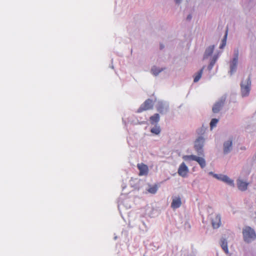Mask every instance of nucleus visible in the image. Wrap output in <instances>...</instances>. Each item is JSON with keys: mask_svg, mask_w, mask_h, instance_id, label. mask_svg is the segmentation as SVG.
Returning a JSON list of instances; mask_svg holds the SVG:
<instances>
[{"mask_svg": "<svg viewBox=\"0 0 256 256\" xmlns=\"http://www.w3.org/2000/svg\"><path fill=\"white\" fill-rule=\"evenodd\" d=\"M242 234L244 241L247 242H250L256 238L254 230L250 226H246L244 228Z\"/></svg>", "mask_w": 256, "mask_h": 256, "instance_id": "obj_1", "label": "nucleus"}, {"mask_svg": "<svg viewBox=\"0 0 256 256\" xmlns=\"http://www.w3.org/2000/svg\"><path fill=\"white\" fill-rule=\"evenodd\" d=\"M182 158L187 162L194 160L202 168H204L206 166L205 160L202 157L197 156L195 155H186L182 156Z\"/></svg>", "mask_w": 256, "mask_h": 256, "instance_id": "obj_2", "label": "nucleus"}, {"mask_svg": "<svg viewBox=\"0 0 256 256\" xmlns=\"http://www.w3.org/2000/svg\"><path fill=\"white\" fill-rule=\"evenodd\" d=\"M251 82L250 78H248L245 82H242L241 86V92L242 96H246L249 94L250 90Z\"/></svg>", "mask_w": 256, "mask_h": 256, "instance_id": "obj_3", "label": "nucleus"}, {"mask_svg": "<svg viewBox=\"0 0 256 256\" xmlns=\"http://www.w3.org/2000/svg\"><path fill=\"white\" fill-rule=\"evenodd\" d=\"M204 139L202 136L198 137L194 142V148L198 154L204 156L202 147L204 146Z\"/></svg>", "mask_w": 256, "mask_h": 256, "instance_id": "obj_4", "label": "nucleus"}, {"mask_svg": "<svg viewBox=\"0 0 256 256\" xmlns=\"http://www.w3.org/2000/svg\"><path fill=\"white\" fill-rule=\"evenodd\" d=\"M226 98L225 96L222 97L217 102L215 103L212 107V112L214 113H218L224 106L226 102Z\"/></svg>", "mask_w": 256, "mask_h": 256, "instance_id": "obj_5", "label": "nucleus"}, {"mask_svg": "<svg viewBox=\"0 0 256 256\" xmlns=\"http://www.w3.org/2000/svg\"><path fill=\"white\" fill-rule=\"evenodd\" d=\"M152 107V100L150 99H148L140 106L138 111L139 112H141L144 110H150Z\"/></svg>", "mask_w": 256, "mask_h": 256, "instance_id": "obj_6", "label": "nucleus"}, {"mask_svg": "<svg viewBox=\"0 0 256 256\" xmlns=\"http://www.w3.org/2000/svg\"><path fill=\"white\" fill-rule=\"evenodd\" d=\"M189 172L188 167L186 166L184 162H182L178 169V173L179 176L182 178H186L188 176V174Z\"/></svg>", "mask_w": 256, "mask_h": 256, "instance_id": "obj_7", "label": "nucleus"}, {"mask_svg": "<svg viewBox=\"0 0 256 256\" xmlns=\"http://www.w3.org/2000/svg\"><path fill=\"white\" fill-rule=\"evenodd\" d=\"M214 176L230 186H234V181L226 175L214 174Z\"/></svg>", "mask_w": 256, "mask_h": 256, "instance_id": "obj_8", "label": "nucleus"}, {"mask_svg": "<svg viewBox=\"0 0 256 256\" xmlns=\"http://www.w3.org/2000/svg\"><path fill=\"white\" fill-rule=\"evenodd\" d=\"M137 168L140 171L138 174L140 176L148 175V168L147 165L144 163H140L137 164Z\"/></svg>", "mask_w": 256, "mask_h": 256, "instance_id": "obj_9", "label": "nucleus"}, {"mask_svg": "<svg viewBox=\"0 0 256 256\" xmlns=\"http://www.w3.org/2000/svg\"><path fill=\"white\" fill-rule=\"evenodd\" d=\"M212 224L214 228H218L221 224L220 216L219 214H216L212 218Z\"/></svg>", "mask_w": 256, "mask_h": 256, "instance_id": "obj_10", "label": "nucleus"}, {"mask_svg": "<svg viewBox=\"0 0 256 256\" xmlns=\"http://www.w3.org/2000/svg\"><path fill=\"white\" fill-rule=\"evenodd\" d=\"M182 205L181 198L178 197H174L172 199V201L171 203V207L173 209H176L180 208Z\"/></svg>", "mask_w": 256, "mask_h": 256, "instance_id": "obj_11", "label": "nucleus"}, {"mask_svg": "<svg viewBox=\"0 0 256 256\" xmlns=\"http://www.w3.org/2000/svg\"><path fill=\"white\" fill-rule=\"evenodd\" d=\"M232 147V140H229L225 142L224 144V154L229 152Z\"/></svg>", "mask_w": 256, "mask_h": 256, "instance_id": "obj_12", "label": "nucleus"}, {"mask_svg": "<svg viewBox=\"0 0 256 256\" xmlns=\"http://www.w3.org/2000/svg\"><path fill=\"white\" fill-rule=\"evenodd\" d=\"M238 54L236 56L233 58L230 65V73L232 74L233 72H234L236 68V66L238 64Z\"/></svg>", "mask_w": 256, "mask_h": 256, "instance_id": "obj_13", "label": "nucleus"}, {"mask_svg": "<svg viewBox=\"0 0 256 256\" xmlns=\"http://www.w3.org/2000/svg\"><path fill=\"white\" fill-rule=\"evenodd\" d=\"M248 183L243 182L241 180L238 181V186L239 190H245L247 189Z\"/></svg>", "mask_w": 256, "mask_h": 256, "instance_id": "obj_14", "label": "nucleus"}, {"mask_svg": "<svg viewBox=\"0 0 256 256\" xmlns=\"http://www.w3.org/2000/svg\"><path fill=\"white\" fill-rule=\"evenodd\" d=\"M150 124H154L158 123L160 120V116L158 114H155L150 118Z\"/></svg>", "mask_w": 256, "mask_h": 256, "instance_id": "obj_15", "label": "nucleus"}, {"mask_svg": "<svg viewBox=\"0 0 256 256\" xmlns=\"http://www.w3.org/2000/svg\"><path fill=\"white\" fill-rule=\"evenodd\" d=\"M214 50V46H211L208 48L205 51L204 58H207L208 56H210L212 54Z\"/></svg>", "mask_w": 256, "mask_h": 256, "instance_id": "obj_16", "label": "nucleus"}, {"mask_svg": "<svg viewBox=\"0 0 256 256\" xmlns=\"http://www.w3.org/2000/svg\"><path fill=\"white\" fill-rule=\"evenodd\" d=\"M204 68V66H203L201 68V70H200L199 72L197 74H196V76H194V82H198L200 80L203 73V70Z\"/></svg>", "mask_w": 256, "mask_h": 256, "instance_id": "obj_17", "label": "nucleus"}, {"mask_svg": "<svg viewBox=\"0 0 256 256\" xmlns=\"http://www.w3.org/2000/svg\"><path fill=\"white\" fill-rule=\"evenodd\" d=\"M220 246L226 254H228V244L227 242L225 239L221 240V244Z\"/></svg>", "mask_w": 256, "mask_h": 256, "instance_id": "obj_18", "label": "nucleus"}, {"mask_svg": "<svg viewBox=\"0 0 256 256\" xmlns=\"http://www.w3.org/2000/svg\"><path fill=\"white\" fill-rule=\"evenodd\" d=\"M160 131L161 130L160 126H158L157 125L155 126L150 130L151 132L156 135L158 134L160 132Z\"/></svg>", "mask_w": 256, "mask_h": 256, "instance_id": "obj_19", "label": "nucleus"}, {"mask_svg": "<svg viewBox=\"0 0 256 256\" xmlns=\"http://www.w3.org/2000/svg\"><path fill=\"white\" fill-rule=\"evenodd\" d=\"M163 70L162 68H160L156 66H153L152 68V72L153 74L155 76H157L158 74L159 73H160L162 70Z\"/></svg>", "mask_w": 256, "mask_h": 256, "instance_id": "obj_20", "label": "nucleus"}, {"mask_svg": "<svg viewBox=\"0 0 256 256\" xmlns=\"http://www.w3.org/2000/svg\"><path fill=\"white\" fill-rule=\"evenodd\" d=\"M228 29L226 30V34L224 35V36L222 40V44L220 46V48H224L225 46L226 45V38H227V35H228Z\"/></svg>", "mask_w": 256, "mask_h": 256, "instance_id": "obj_21", "label": "nucleus"}, {"mask_svg": "<svg viewBox=\"0 0 256 256\" xmlns=\"http://www.w3.org/2000/svg\"><path fill=\"white\" fill-rule=\"evenodd\" d=\"M148 190L151 194H156L158 190V186L156 185L152 186L148 189Z\"/></svg>", "mask_w": 256, "mask_h": 256, "instance_id": "obj_22", "label": "nucleus"}, {"mask_svg": "<svg viewBox=\"0 0 256 256\" xmlns=\"http://www.w3.org/2000/svg\"><path fill=\"white\" fill-rule=\"evenodd\" d=\"M218 120L216 118H212L210 122V128L212 129L214 127L216 126Z\"/></svg>", "mask_w": 256, "mask_h": 256, "instance_id": "obj_23", "label": "nucleus"}, {"mask_svg": "<svg viewBox=\"0 0 256 256\" xmlns=\"http://www.w3.org/2000/svg\"><path fill=\"white\" fill-rule=\"evenodd\" d=\"M216 58H214L210 62L208 66V68L210 69V70H211L212 67L214 66L216 62Z\"/></svg>", "mask_w": 256, "mask_h": 256, "instance_id": "obj_24", "label": "nucleus"}, {"mask_svg": "<svg viewBox=\"0 0 256 256\" xmlns=\"http://www.w3.org/2000/svg\"><path fill=\"white\" fill-rule=\"evenodd\" d=\"M187 20H191L192 18V16L190 14H189L188 16H187Z\"/></svg>", "mask_w": 256, "mask_h": 256, "instance_id": "obj_25", "label": "nucleus"}, {"mask_svg": "<svg viewBox=\"0 0 256 256\" xmlns=\"http://www.w3.org/2000/svg\"><path fill=\"white\" fill-rule=\"evenodd\" d=\"M176 3L178 4L180 2V0H175Z\"/></svg>", "mask_w": 256, "mask_h": 256, "instance_id": "obj_26", "label": "nucleus"}, {"mask_svg": "<svg viewBox=\"0 0 256 256\" xmlns=\"http://www.w3.org/2000/svg\"><path fill=\"white\" fill-rule=\"evenodd\" d=\"M158 111H159L160 112H162V110H160V108H158Z\"/></svg>", "mask_w": 256, "mask_h": 256, "instance_id": "obj_27", "label": "nucleus"}, {"mask_svg": "<svg viewBox=\"0 0 256 256\" xmlns=\"http://www.w3.org/2000/svg\"><path fill=\"white\" fill-rule=\"evenodd\" d=\"M163 48H164V46L160 45V49Z\"/></svg>", "mask_w": 256, "mask_h": 256, "instance_id": "obj_28", "label": "nucleus"}]
</instances>
